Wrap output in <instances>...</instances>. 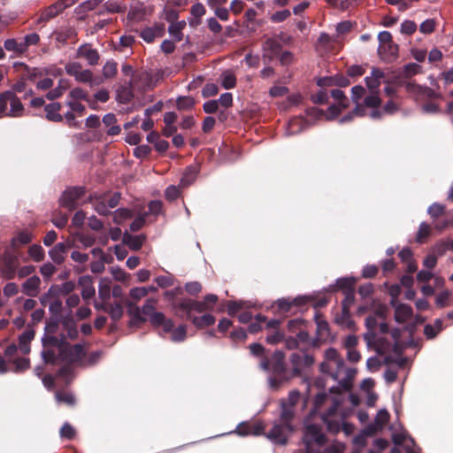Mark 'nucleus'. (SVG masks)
I'll return each mask as SVG.
<instances>
[{
  "instance_id": "f257e3e1",
  "label": "nucleus",
  "mask_w": 453,
  "mask_h": 453,
  "mask_svg": "<svg viewBox=\"0 0 453 453\" xmlns=\"http://www.w3.org/2000/svg\"><path fill=\"white\" fill-rule=\"evenodd\" d=\"M351 370L349 371L348 375L343 380H340V386L332 387L330 388V395L326 392H321L316 395L314 399V407L319 410L323 405L330 403V406L321 415L323 422L326 425L328 432L337 434L343 430L345 434H349L353 430V426L345 422V413L341 410V405L344 401L342 395V392H347L351 389L353 375Z\"/></svg>"
},
{
  "instance_id": "f03ea898",
  "label": "nucleus",
  "mask_w": 453,
  "mask_h": 453,
  "mask_svg": "<svg viewBox=\"0 0 453 453\" xmlns=\"http://www.w3.org/2000/svg\"><path fill=\"white\" fill-rule=\"evenodd\" d=\"M259 367L269 373L268 383L273 390H278L292 378L287 367L285 354L281 350H275L272 354L266 353L259 363Z\"/></svg>"
},
{
  "instance_id": "7ed1b4c3",
  "label": "nucleus",
  "mask_w": 453,
  "mask_h": 453,
  "mask_svg": "<svg viewBox=\"0 0 453 453\" xmlns=\"http://www.w3.org/2000/svg\"><path fill=\"white\" fill-rule=\"evenodd\" d=\"M305 453H342L344 445L336 442L327 445V438L322 427L317 424L305 426L303 434Z\"/></svg>"
},
{
  "instance_id": "20e7f679",
  "label": "nucleus",
  "mask_w": 453,
  "mask_h": 453,
  "mask_svg": "<svg viewBox=\"0 0 453 453\" xmlns=\"http://www.w3.org/2000/svg\"><path fill=\"white\" fill-rule=\"evenodd\" d=\"M280 404V422L274 423L272 429L266 434L274 443L285 445L288 442V436L294 431L292 420L296 415V408L287 405L284 403Z\"/></svg>"
},
{
  "instance_id": "39448f33",
  "label": "nucleus",
  "mask_w": 453,
  "mask_h": 453,
  "mask_svg": "<svg viewBox=\"0 0 453 453\" xmlns=\"http://www.w3.org/2000/svg\"><path fill=\"white\" fill-rule=\"evenodd\" d=\"M325 361L319 365L320 372L329 374L335 380H342L348 375L349 370L354 376L355 371L345 369L344 360L341 357L337 349L329 348L325 351Z\"/></svg>"
},
{
  "instance_id": "423d86ee",
  "label": "nucleus",
  "mask_w": 453,
  "mask_h": 453,
  "mask_svg": "<svg viewBox=\"0 0 453 453\" xmlns=\"http://www.w3.org/2000/svg\"><path fill=\"white\" fill-rule=\"evenodd\" d=\"M175 314L180 319L191 318L192 312L202 313L211 311L206 306L204 301H196L190 298L179 299L173 303Z\"/></svg>"
},
{
  "instance_id": "0eeeda50",
  "label": "nucleus",
  "mask_w": 453,
  "mask_h": 453,
  "mask_svg": "<svg viewBox=\"0 0 453 453\" xmlns=\"http://www.w3.org/2000/svg\"><path fill=\"white\" fill-rule=\"evenodd\" d=\"M77 0H58L54 4L40 11L35 20L36 25H44L61 14L65 9L73 6Z\"/></svg>"
},
{
  "instance_id": "6e6552de",
  "label": "nucleus",
  "mask_w": 453,
  "mask_h": 453,
  "mask_svg": "<svg viewBox=\"0 0 453 453\" xmlns=\"http://www.w3.org/2000/svg\"><path fill=\"white\" fill-rule=\"evenodd\" d=\"M400 85L404 87L406 92L413 96L417 100H426L440 96V94L436 93L433 88L421 86L414 81H403L400 82Z\"/></svg>"
},
{
  "instance_id": "1a4fd4ad",
  "label": "nucleus",
  "mask_w": 453,
  "mask_h": 453,
  "mask_svg": "<svg viewBox=\"0 0 453 453\" xmlns=\"http://www.w3.org/2000/svg\"><path fill=\"white\" fill-rule=\"evenodd\" d=\"M19 266L18 256L11 252H5L0 260V272L3 278L5 280L14 279Z\"/></svg>"
},
{
  "instance_id": "9d476101",
  "label": "nucleus",
  "mask_w": 453,
  "mask_h": 453,
  "mask_svg": "<svg viewBox=\"0 0 453 453\" xmlns=\"http://www.w3.org/2000/svg\"><path fill=\"white\" fill-rule=\"evenodd\" d=\"M290 362L292 365V377L300 376L304 369L313 365L314 357L305 352H295L290 356Z\"/></svg>"
},
{
  "instance_id": "9b49d317",
  "label": "nucleus",
  "mask_w": 453,
  "mask_h": 453,
  "mask_svg": "<svg viewBox=\"0 0 453 453\" xmlns=\"http://www.w3.org/2000/svg\"><path fill=\"white\" fill-rule=\"evenodd\" d=\"M85 190L83 188H72L65 190L61 198L60 205L67 208L69 211L75 210L77 208L78 201L84 196Z\"/></svg>"
},
{
  "instance_id": "f8f14e48",
  "label": "nucleus",
  "mask_w": 453,
  "mask_h": 453,
  "mask_svg": "<svg viewBox=\"0 0 453 453\" xmlns=\"http://www.w3.org/2000/svg\"><path fill=\"white\" fill-rule=\"evenodd\" d=\"M65 70L68 75L73 76L78 82H92L93 73L90 70H82V66L78 62L67 63Z\"/></svg>"
},
{
  "instance_id": "ddd939ff",
  "label": "nucleus",
  "mask_w": 453,
  "mask_h": 453,
  "mask_svg": "<svg viewBox=\"0 0 453 453\" xmlns=\"http://www.w3.org/2000/svg\"><path fill=\"white\" fill-rule=\"evenodd\" d=\"M84 356L83 346L80 343L71 345L68 343L60 352V361L66 363H74L81 359Z\"/></svg>"
},
{
  "instance_id": "4468645a",
  "label": "nucleus",
  "mask_w": 453,
  "mask_h": 453,
  "mask_svg": "<svg viewBox=\"0 0 453 453\" xmlns=\"http://www.w3.org/2000/svg\"><path fill=\"white\" fill-rule=\"evenodd\" d=\"M136 87L134 80L131 79L127 85L120 86L116 91V100L120 104H128L134 97V89Z\"/></svg>"
},
{
  "instance_id": "2eb2a0df",
  "label": "nucleus",
  "mask_w": 453,
  "mask_h": 453,
  "mask_svg": "<svg viewBox=\"0 0 453 453\" xmlns=\"http://www.w3.org/2000/svg\"><path fill=\"white\" fill-rule=\"evenodd\" d=\"M281 49L282 45L278 40L268 38L263 44V58L273 60L280 54Z\"/></svg>"
},
{
  "instance_id": "dca6fc26",
  "label": "nucleus",
  "mask_w": 453,
  "mask_h": 453,
  "mask_svg": "<svg viewBox=\"0 0 453 453\" xmlns=\"http://www.w3.org/2000/svg\"><path fill=\"white\" fill-rule=\"evenodd\" d=\"M41 283V279L36 275H33L22 283L21 291L27 296L36 297L40 293Z\"/></svg>"
},
{
  "instance_id": "f3484780",
  "label": "nucleus",
  "mask_w": 453,
  "mask_h": 453,
  "mask_svg": "<svg viewBox=\"0 0 453 453\" xmlns=\"http://www.w3.org/2000/svg\"><path fill=\"white\" fill-rule=\"evenodd\" d=\"M77 57L86 58L90 65H97L100 59L98 51L88 44H83L78 48Z\"/></svg>"
},
{
  "instance_id": "a211bd4d",
  "label": "nucleus",
  "mask_w": 453,
  "mask_h": 453,
  "mask_svg": "<svg viewBox=\"0 0 453 453\" xmlns=\"http://www.w3.org/2000/svg\"><path fill=\"white\" fill-rule=\"evenodd\" d=\"M382 78H384V72L379 68H373L371 76L365 78V83L370 92L379 93Z\"/></svg>"
},
{
  "instance_id": "6ab92c4d",
  "label": "nucleus",
  "mask_w": 453,
  "mask_h": 453,
  "mask_svg": "<svg viewBox=\"0 0 453 453\" xmlns=\"http://www.w3.org/2000/svg\"><path fill=\"white\" fill-rule=\"evenodd\" d=\"M303 320L302 319H291L288 322V327L292 333H295L299 329V332L296 334L298 342L308 343L310 342V335L306 331L301 330V326H303Z\"/></svg>"
},
{
  "instance_id": "aec40b11",
  "label": "nucleus",
  "mask_w": 453,
  "mask_h": 453,
  "mask_svg": "<svg viewBox=\"0 0 453 453\" xmlns=\"http://www.w3.org/2000/svg\"><path fill=\"white\" fill-rule=\"evenodd\" d=\"M378 51L384 61L392 62L398 56V45L391 42L386 46H380Z\"/></svg>"
},
{
  "instance_id": "412c9836",
  "label": "nucleus",
  "mask_w": 453,
  "mask_h": 453,
  "mask_svg": "<svg viewBox=\"0 0 453 453\" xmlns=\"http://www.w3.org/2000/svg\"><path fill=\"white\" fill-rule=\"evenodd\" d=\"M61 108L60 103H50L45 105L46 119L52 122H62L64 117L59 113Z\"/></svg>"
},
{
  "instance_id": "4be33fe9",
  "label": "nucleus",
  "mask_w": 453,
  "mask_h": 453,
  "mask_svg": "<svg viewBox=\"0 0 453 453\" xmlns=\"http://www.w3.org/2000/svg\"><path fill=\"white\" fill-rule=\"evenodd\" d=\"M307 302L308 298L304 296L296 297L292 301L289 299L282 298L278 300L277 305L280 311L282 312H288L290 311L292 306H302L306 304Z\"/></svg>"
},
{
  "instance_id": "5701e85b",
  "label": "nucleus",
  "mask_w": 453,
  "mask_h": 453,
  "mask_svg": "<svg viewBox=\"0 0 453 453\" xmlns=\"http://www.w3.org/2000/svg\"><path fill=\"white\" fill-rule=\"evenodd\" d=\"M35 331L33 329L25 330L19 337V348L20 351L26 355L30 352V342L35 338Z\"/></svg>"
},
{
  "instance_id": "b1692460",
  "label": "nucleus",
  "mask_w": 453,
  "mask_h": 453,
  "mask_svg": "<svg viewBox=\"0 0 453 453\" xmlns=\"http://www.w3.org/2000/svg\"><path fill=\"white\" fill-rule=\"evenodd\" d=\"M190 320L192 324L199 329L208 327L213 325L216 321V318L211 314H203L202 316H192L191 318H186Z\"/></svg>"
},
{
  "instance_id": "393cba45",
  "label": "nucleus",
  "mask_w": 453,
  "mask_h": 453,
  "mask_svg": "<svg viewBox=\"0 0 453 453\" xmlns=\"http://www.w3.org/2000/svg\"><path fill=\"white\" fill-rule=\"evenodd\" d=\"M145 235H132L127 232L123 234V242L133 250H139L145 241Z\"/></svg>"
},
{
  "instance_id": "a878e982",
  "label": "nucleus",
  "mask_w": 453,
  "mask_h": 453,
  "mask_svg": "<svg viewBox=\"0 0 453 453\" xmlns=\"http://www.w3.org/2000/svg\"><path fill=\"white\" fill-rule=\"evenodd\" d=\"M67 248L65 243L58 242L49 251V255L56 264L61 265L65 261Z\"/></svg>"
},
{
  "instance_id": "bb28decb",
  "label": "nucleus",
  "mask_w": 453,
  "mask_h": 453,
  "mask_svg": "<svg viewBox=\"0 0 453 453\" xmlns=\"http://www.w3.org/2000/svg\"><path fill=\"white\" fill-rule=\"evenodd\" d=\"M4 48L14 54V57H22L26 52L22 45V42H19L15 38H9L4 42Z\"/></svg>"
},
{
  "instance_id": "cd10ccee",
  "label": "nucleus",
  "mask_w": 453,
  "mask_h": 453,
  "mask_svg": "<svg viewBox=\"0 0 453 453\" xmlns=\"http://www.w3.org/2000/svg\"><path fill=\"white\" fill-rule=\"evenodd\" d=\"M412 316V308L404 303L395 306V319L399 323L407 321Z\"/></svg>"
},
{
  "instance_id": "c85d7f7f",
  "label": "nucleus",
  "mask_w": 453,
  "mask_h": 453,
  "mask_svg": "<svg viewBox=\"0 0 453 453\" xmlns=\"http://www.w3.org/2000/svg\"><path fill=\"white\" fill-rule=\"evenodd\" d=\"M11 109L7 112V117H20L23 115L24 106L20 99L12 91V96L10 98Z\"/></svg>"
},
{
  "instance_id": "c756f323",
  "label": "nucleus",
  "mask_w": 453,
  "mask_h": 453,
  "mask_svg": "<svg viewBox=\"0 0 453 453\" xmlns=\"http://www.w3.org/2000/svg\"><path fill=\"white\" fill-rule=\"evenodd\" d=\"M69 87H70L69 81H67L65 79H60L58 81V87L50 90L46 94L45 96L48 100H50V101L58 99L63 96L65 91L67 90L69 88Z\"/></svg>"
},
{
  "instance_id": "7c9ffc66",
  "label": "nucleus",
  "mask_w": 453,
  "mask_h": 453,
  "mask_svg": "<svg viewBox=\"0 0 453 453\" xmlns=\"http://www.w3.org/2000/svg\"><path fill=\"white\" fill-rule=\"evenodd\" d=\"M102 121L106 127H110V128L107 131L108 135L115 136L120 133V131H121L120 127L118 125H115L117 122V118H116L115 114L107 113L106 115L104 116Z\"/></svg>"
},
{
  "instance_id": "2f4dec72",
  "label": "nucleus",
  "mask_w": 453,
  "mask_h": 453,
  "mask_svg": "<svg viewBox=\"0 0 453 453\" xmlns=\"http://www.w3.org/2000/svg\"><path fill=\"white\" fill-rule=\"evenodd\" d=\"M422 66L417 63H409L404 65L400 72V76L403 79H411L412 76L421 73Z\"/></svg>"
},
{
  "instance_id": "473e14b6",
  "label": "nucleus",
  "mask_w": 453,
  "mask_h": 453,
  "mask_svg": "<svg viewBox=\"0 0 453 453\" xmlns=\"http://www.w3.org/2000/svg\"><path fill=\"white\" fill-rule=\"evenodd\" d=\"M128 309V315L132 317L129 325L133 326L135 324H141L144 323L146 321V319L142 316L141 309L137 306H135L132 302L127 303Z\"/></svg>"
},
{
  "instance_id": "72a5a7b5",
  "label": "nucleus",
  "mask_w": 453,
  "mask_h": 453,
  "mask_svg": "<svg viewBox=\"0 0 453 453\" xmlns=\"http://www.w3.org/2000/svg\"><path fill=\"white\" fill-rule=\"evenodd\" d=\"M41 355L45 364L56 365L60 360L59 352L57 354L54 348H43Z\"/></svg>"
},
{
  "instance_id": "f704fd0d",
  "label": "nucleus",
  "mask_w": 453,
  "mask_h": 453,
  "mask_svg": "<svg viewBox=\"0 0 453 453\" xmlns=\"http://www.w3.org/2000/svg\"><path fill=\"white\" fill-rule=\"evenodd\" d=\"M355 280L353 278H340L335 283V290H342L343 294L355 291Z\"/></svg>"
},
{
  "instance_id": "c9c22d12",
  "label": "nucleus",
  "mask_w": 453,
  "mask_h": 453,
  "mask_svg": "<svg viewBox=\"0 0 453 453\" xmlns=\"http://www.w3.org/2000/svg\"><path fill=\"white\" fill-rule=\"evenodd\" d=\"M55 399L58 403H65L68 406H73L75 404V397L70 392L58 390L55 393Z\"/></svg>"
},
{
  "instance_id": "e433bc0d",
  "label": "nucleus",
  "mask_w": 453,
  "mask_h": 453,
  "mask_svg": "<svg viewBox=\"0 0 453 453\" xmlns=\"http://www.w3.org/2000/svg\"><path fill=\"white\" fill-rule=\"evenodd\" d=\"M80 284L82 285L81 296L84 300H88L95 296V288L89 278L81 279Z\"/></svg>"
},
{
  "instance_id": "4c0bfd02",
  "label": "nucleus",
  "mask_w": 453,
  "mask_h": 453,
  "mask_svg": "<svg viewBox=\"0 0 453 453\" xmlns=\"http://www.w3.org/2000/svg\"><path fill=\"white\" fill-rule=\"evenodd\" d=\"M104 311L109 313L113 321L119 320L123 316V308L121 304L118 303L109 304V307L104 308Z\"/></svg>"
},
{
  "instance_id": "58836bf2",
  "label": "nucleus",
  "mask_w": 453,
  "mask_h": 453,
  "mask_svg": "<svg viewBox=\"0 0 453 453\" xmlns=\"http://www.w3.org/2000/svg\"><path fill=\"white\" fill-rule=\"evenodd\" d=\"M92 204H93L95 211L100 215L107 216L111 213V211H109V209L107 208V205H106V196L96 198L92 202Z\"/></svg>"
},
{
  "instance_id": "ea45409f",
  "label": "nucleus",
  "mask_w": 453,
  "mask_h": 453,
  "mask_svg": "<svg viewBox=\"0 0 453 453\" xmlns=\"http://www.w3.org/2000/svg\"><path fill=\"white\" fill-rule=\"evenodd\" d=\"M28 255L35 262H41L45 257V252L39 244H33L28 248Z\"/></svg>"
},
{
  "instance_id": "a19ab883",
  "label": "nucleus",
  "mask_w": 453,
  "mask_h": 453,
  "mask_svg": "<svg viewBox=\"0 0 453 453\" xmlns=\"http://www.w3.org/2000/svg\"><path fill=\"white\" fill-rule=\"evenodd\" d=\"M61 318L58 316H50V319L46 320L44 333L55 334L58 330Z\"/></svg>"
},
{
  "instance_id": "79ce46f5",
  "label": "nucleus",
  "mask_w": 453,
  "mask_h": 453,
  "mask_svg": "<svg viewBox=\"0 0 453 453\" xmlns=\"http://www.w3.org/2000/svg\"><path fill=\"white\" fill-rule=\"evenodd\" d=\"M132 211L126 208H120L113 212V221L117 225L122 224L127 219L132 218Z\"/></svg>"
},
{
  "instance_id": "37998d69",
  "label": "nucleus",
  "mask_w": 453,
  "mask_h": 453,
  "mask_svg": "<svg viewBox=\"0 0 453 453\" xmlns=\"http://www.w3.org/2000/svg\"><path fill=\"white\" fill-rule=\"evenodd\" d=\"M355 302V291L344 293V299L342 302V310L344 316L349 315L350 307Z\"/></svg>"
},
{
  "instance_id": "c03bdc74",
  "label": "nucleus",
  "mask_w": 453,
  "mask_h": 453,
  "mask_svg": "<svg viewBox=\"0 0 453 453\" xmlns=\"http://www.w3.org/2000/svg\"><path fill=\"white\" fill-rule=\"evenodd\" d=\"M62 324L66 330L67 337L71 340L77 339L78 330L74 321L72 319H66L62 321Z\"/></svg>"
},
{
  "instance_id": "a18cd8bd",
  "label": "nucleus",
  "mask_w": 453,
  "mask_h": 453,
  "mask_svg": "<svg viewBox=\"0 0 453 453\" xmlns=\"http://www.w3.org/2000/svg\"><path fill=\"white\" fill-rule=\"evenodd\" d=\"M197 174V170L195 166L187 167L181 180L180 183L182 186H188L194 182Z\"/></svg>"
},
{
  "instance_id": "49530a36",
  "label": "nucleus",
  "mask_w": 453,
  "mask_h": 453,
  "mask_svg": "<svg viewBox=\"0 0 453 453\" xmlns=\"http://www.w3.org/2000/svg\"><path fill=\"white\" fill-rule=\"evenodd\" d=\"M25 70L26 73L24 76L27 77V80L31 81H35L37 78H42L45 75L44 68H38V67H29L28 65H25Z\"/></svg>"
},
{
  "instance_id": "de8ad7c7",
  "label": "nucleus",
  "mask_w": 453,
  "mask_h": 453,
  "mask_svg": "<svg viewBox=\"0 0 453 453\" xmlns=\"http://www.w3.org/2000/svg\"><path fill=\"white\" fill-rule=\"evenodd\" d=\"M11 96V90H7L0 94V118L7 117V106L10 103Z\"/></svg>"
},
{
  "instance_id": "09e8293b",
  "label": "nucleus",
  "mask_w": 453,
  "mask_h": 453,
  "mask_svg": "<svg viewBox=\"0 0 453 453\" xmlns=\"http://www.w3.org/2000/svg\"><path fill=\"white\" fill-rule=\"evenodd\" d=\"M430 233H431L430 226L426 222H422L419 225L418 230L416 234V242L418 243L425 242L426 239L430 235Z\"/></svg>"
},
{
  "instance_id": "8fccbe9b",
  "label": "nucleus",
  "mask_w": 453,
  "mask_h": 453,
  "mask_svg": "<svg viewBox=\"0 0 453 453\" xmlns=\"http://www.w3.org/2000/svg\"><path fill=\"white\" fill-rule=\"evenodd\" d=\"M25 52L27 51L31 46H36L40 42V35L37 33H32L24 36L21 40Z\"/></svg>"
},
{
  "instance_id": "3c124183",
  "label": "nucleus",
  "mask_w": 453,
  "mask_h": 453,
  "mask_svg": "<svg viewBox=\"0 0 453 453\" xmlns=\"http://www.w3.org/2000/svg\"><path fill=\"white\" fill-rule=\"evenodd\" d=\"M31 234L27 232H20L12 240V245L17 248L19 245H24L31 242Z\"/></svg>"
},
{
  "instance_id": "603ef678",
  "label": "nucleus",
  "mask_w": 453,
  "mask_h": 453,
  "mask_svg": "<svg viewBox=\"0 0 453 453\" xmlns=\"http://www.w3.org/2000/svg\"><path fill=\"white\" fill-rule=\"evenodd\" d=\"M381 104V99L379 96V93L377 92H370V95L367 96L364 100V105L367 108H378Z\"/></svg>"
},
{
  "instance_id": "864d4df0",
  "label": "nucleus",
  "mask_w": 453,
  "mask_h": 453,
  "mask_svg": "<svg viewBox=\"0 0 453 453\" xmlns=\"http://www.w3.org/2000/svg\"><path fill=\"white\" fill-rule=\"evenodd\" d=\"M194 105L195 100L190 96H180L176 102V107L180 111L190 110Z\"/></svg>"
},
{
  "instance_id": "5fc2aeb1",
  "label": "nucleus",
  "mask_w": 453,
  "mask_h": 453,
  "mask_svg": "<svg viewBox=\"0 0 453 453\" xmlns=\"http://www.w3.org/2000/svg\"><path fill=\"white\" fill-rule=\"evenodd\" d=\"M446 207L439 203H434L427 210V213L434 219H438L445 213Z\"/></svg>"
},
{
  "instance_id": "6e6d98bb",
  "label": "nucleus",
  "mask_w": 453,
  "mask_h": 453,
  "mask_svg": "<svg viewBox=\"0 0 453 453\" xmlns=\"http://www.w3.org/2000/svg\"><path fill=\"white\" fill-rule=\"evenodd\" d=\"M75 239L84 247L88 248L92 247L96 242V237L94 235L79 233L76 234Z\"/></svg>"
},
{
  "instance_id": "4d7b16f0",
  "label": "nucleus",
  "mask_w": 453,
  "mask_h": 453,
  "mask_svg": "<svg viewBox=\"0 0 453 453\" xmlns=\"http://www.w3.org/2000/svg\"><path fill=\"white\" fill-rule=\"evenodd\" d=\"M331 96L335 101L338 102V104H340V106L342 109H346L349 106V100H348V98L346 97V96L344 95V93L341 89H339V88L332 89L331 90Z\"/></svg>"
},
{
  "instance_id": "13d9d810",
  "label": "nucleus",
  "mask_w": 453,
  "mask_h": 453,
  "mask_svg": "<svg viewBox=\"0 0 453 453\" xmlns=\"http://www.w3.org/2000/svg\"><path fill=\"white\" fill-rule=\"evenodd\" d=\"M185 27L184 22H174L170 24L168 31L169 33L175 38L177 42H180L182 40V29Z\"/></svg>"
},
{
  "instance_id": "bf43d9fd",
  "label": "nucleus",
  "mask_w": 453,
  "mask_h": 453,
  "mask_svg": "<svg viewBox=\"0 0 453 453\" xmlns=\"http://www.w3.org/2000/svg\"><path fill=\"white\" fill-rule=\"evenodd\" d=\"M187 337V327L185 325H180L173 330L171 340L175 342L185 341Z\"/></svg>"
},
{
  "instance_id": "052dcab7",
  "label": "nucleus",
  "mask_w": 453,
  "mask_h": 453,
  "mask_svg": "<svg viewBox=\"0 0 453 453\" xmlns=\"http://www.w3.org/2000/svg\"><path fill=\"white\" fill-rule=\"evenodd\" d=\"M145 15V9L142 5L132 7L127 13V19L133 21H140Z\"/></svg>"
},
{
  "instance_id": "680f3d73",
  "label": "nucleus",
  "mask_w": 453,
  "mask_h": 453,
  "mask_svg": "<svg viewBox=\"0 0 453 453\" xmlns=\"http://www.w3.org/2000/svg\"><path fill=\"white\" fill-rule=\"evenodd\" d=\"M117 74V63L110 60L103 67V75L105 79L113 78Z\"/></svg>"
},
{
  "instance_id": "e2e57ef3",
  "label": "nucleus",
  "mask_w": 453,
  "mask_h": 453,
  "mask_svg": "<svg viewBox=\"0 0 453 453\" xmlns=\"http://www.w3.org/2000/svg\"><path fill=\"white\" fill-rule=\"evenodd\" d=\"M70 100L78 101L84 100L86 102H89V97L88 93L82 89L81 88H74L69 93Z\"/></svg>"
},
{
  "instance_id": "0e129e2a",
  "label": "nucleus",
  "mask_w": 453,
  "mask_h": 453,
  "mask_svg": "<svg viewBox=\"0 0 453 453\" xmlns=\"http://www.w3.org/2000/svg\"><path fill=\"white\" fill-rule=\"evenodd\" d=\"M68 219L67 213L55 212L51 221L58 228H64L68 222Z\"/></svg>"
},
{
  "instance_id": "69168bd1",
  "label": "nucleus",
  "mask_w": 453,
  "mask_h": 453,
  "mask_svg": "<svg viewBox=\"0 0 453 453\" xmlns=\"http://www.w3.org/2000/svg\"><path fill=\"white\" fill-rule=\"evenodd\" d=\"M42 344L43 348H57L58 345V336L54 334H50L44 333L43 337L42 338Z\"/></svg>"
},
{
  "instance_id": "338daca9",
  "label": "nucleus",
  "mask_w": 453,
  "mask_h": 453,
  "mask_svg": "<svg viewBox=\"0 0 453 453\" xmlns=\"http://www.w3.org/2000/svg\"><path fill=\"white\" fill-rule=\"evenodd\" d=\"M449 250V244L447 241L440 240L432 249V253L437 257L443 256Z\"/></svg>"
},
{
  "instance_id": "774afa93",
  "label": "nucleus",
  "mask_w": 453,
  "mask_h": 453,
  "mask_svg": "<svg viewBox=\"0 0 453 453\" xmlns=\"http://www.w3.org/2000/svg\"><path fill=\"white\" fill-rule=\"evenodd\" d=\"M60 436L67 440H73L76 435L75 429L67 422L60 428Z\"/></svg>"
}]
</instances>
